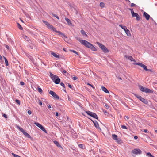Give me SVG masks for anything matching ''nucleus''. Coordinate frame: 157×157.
<instances>
[{"mask_svg": "<svg viewBox=\"0 0 157 157\" xmlns=\"http://www.w3.org/2000/svg\"><path fill=\"white\" fill-rule=\"evenodd\" d=\"M81 43L85 46L86 47L90 48L93 51H96L97 50L96 48L90 43L89 42L84 40H79Z\"/></svg>", "mask_w": 157, "mask_h": 157, "instance_id": "obj_1", "label": "nucleus"}, {"mask_svg": "<svg viewBox=\"0 0 157 157\" xmlns=\"http://www.w3.org/2000/svg\"><path fill=\"white\" fill-rule=\"evenodd\" d=\"M50 77L52 81L56 84H59L60 81V79L57 75H55L51 72H49Z\"/></svg>", "mask_w": 157, "mask_h": 157, "instance_id": "obj_2", "label": "nucleus"}, {"mask_svg": "<svg viewBox=\"0 0 157 157\" xmlns=\"http://www.w3.org/2000/svg\"><path fill=\"white\" fill-rule=\"evenodd\" d=\"M138 87L140 90L146 93H151L153 91L147 88L144 87L141 85H139Z\"/></svg>", "mask_w": 157, "mask_h": 157, "instance_id": "obj_3", "label": "nucleus"}, {"mask_svg": "<svg viewBox=\"0 0 157 157\" xmlns=\"http://www.w3.org/2000/svg\"><path fill=\"white\" fill-rule=\"evenodd\" d=\"M97 44L104 53H105L109 52V51L107 48L102 44H101L99 42H97Z\"/></svg>", "mask_w": 157, "mask_h": 157, "instance_id": "obj_4", "label": "nucleus"}, {"mask_svg": "<svg viewBox=\"0 0 157 157\" xmlns=\"http://www.w3.org/2000/svg\"><path fill=\"white\" fill-rule=\"evenodd\" d=\"M16 127L22 132L23 134L26 137L28 138H31L30 136L28 133H27L20 126L17 125Z\"/></svg>", "mask_w": 157, "mask_h": 157, "instance_id": "obj_5", "label": "nucleus"}, {"mask_svg": "<svg viewBox=\"0 0 157 157\" xmlns=\"http://www.w3.org/2000/svg\"><path fill=\"white\" fill-rule=\"evenodd\" d=\"M134 95L143 103L145 104H148V101L147 99L144 98L141 96L136 94H134Z\"/></svg>", "mask_w": 157, "mask_h": 157, "instance_id": "obj_6", "label": "nucleus"}, {"mask_svg": "<svg viewBox=\"0 0 157 157\" xmlns=\"http://www.w3.org/2000/svg\"><path fill=\"white\" fill-rule=\"evenodd\" d=\"M86 113L89 116L93 117L95 119H98V117L96 113L89 111H86Z\"/></svg>", "mask_w": 157, "mask_h": 157, "instance_id": "obj_7", "label": "nucleus"}, {"mask_svg": "<svg viewBox=\"0 0 157 157\" xmlns=\"http://www.w3.org/2000/svg\"><path fill=\"white\" fill-rule=\"evenodd\" d=\"M133 64L134 65H137L140 66L143 68L145 71L147 69V66L142 63L139 62H135Z\"/></svg>", "mask_w": 157, "mask_h": 157, "instance_id": "obj_8", "label": "nucleus"}, {"mask_svg": "<svg viewBox=\"0 0 157 157\" xmlns=\"http://www.w3.org/2000/svg\"><path fill=\"white\" fill-rule=\"evenodd\" d=\"M34 124L37 126L41 130L45 132H46V131L44 127L40 124L37 122H35Z\"/></svg>", "mask_w": 157, "mask_h": 157, "instance_id": "obj_9", "label": "nucleus"}, {"mask_svg": "<svg viewBox=\"0 0 157 157\" xmlns=\"http://www.w3.org/2000/svg\"><path fill=\"white\" fill-rule=\"evenodd\" d=\"M49 93L55 98L57 99H59V96L57 95L56 93L54 91L50 90L49 92Z\"/></svg>", "mask_w": 157, "mask_h": 157, "instance_id": "obj_10", "label": "nucleus"}, {"mask_svg": "<svg viewBox=\"0 0 157 157\" xmlns=\"http://www.w3.org/2000/svg\"><path fill=\"white\" fill-rule=\"evenodd\" d=\"M132 153L136 155L140 154L142 153V151L139 149H135L132 151Z\"/></svg>", "mask_w": 157, "mask_h": 157, "instance_id": "obj_11", "label": "nucleus"}, {"mask_svg": "<svg viewBox=\"0 0 157 157\" xmlns=\"http://www.w3.org/2000/svg\"><path fill=\"white\" fill-rule=\"evenodd\" d=\"M133 17H136V20L138 21L140 19V17L139 15L137 13H135L134 12H133L131 13Z\"/></svg>", "mask_w": 157, "mask_h": 157, "instance_id": "obj_12", "label": "nucleus"}, {"mask_svg": "<svg viewBox=\"0 0 157 157\" xmlns=\"http://www.w3.org/2000/svg\"><path fill=\"white\" fill-rule=\"evenodd\" d=\"M92 121L93 122L95 127L99 129L100 130H101V128H100V127L99 126V124H98V122H97V121Z\"/></svg>", "mask_w": 157, "mask_h": 157, "instance_id": "obj_13", "label": "nucleus"}, {"mask_svg": "<svg viewBox=\"0 0 157 157\" xmlns=\"http://www.w3.org/2000/svg\"><path fill=\"white\" fill-rule=\"evenodd\" d=\"M143 15L144 17H145L146 20H149L150 17V16L145 12H144Z\"/></svg>", "mask_w": 157, "mask_h": 157, "instance_id": "obj_14", "label": "nucleus"}, {"mask_svg": "<svg viewBox=\"0 0 157 157\" xmlns=\"http://www.w3.org/2000/svg\"><path fill=\"white\" fill-rule=\"evenodd\" d=\"M53 142L54 144L56 145L57 147H58L61 148L62 149H63V148L61 146V145L59 143V142L56 140H54L53 141Z\"/></svg>", "mask_w": 157, "mask_h": 157, "instance_id": "obj_15", "label": "nucleus"}, {"mask_svg": "<svg viewBox=\"0 0 157 157\" xmlns=\"http://www.w3.org/2000/svg\"><path fill=\"white\" fill-rule=\"evenodd\" d=\"M43 22L44 24L49 29V28L51 27V25L49 23L47 22V21L43 20L42 21Z\"/></svg>", "mask_w": 157, "mask_h": 157, "instance_id": "obj_16", "label": "nucleus"}, {"mask_svg": "<svg viewBox=\"0 0 157 157\" xmlns=\"http://www.w3.org/2000/svg\"><path fill=\"white\" fill-rule=\"evenodd\" d=\"M43 22L44 24L49 29V28L51 27V25L49 23L47 22V21L43 20L42 21Z\"/></svg>", "mask_w": 157, "mask_h": 157, "instance_id": "obj_17", "label": "nucleus"}, {"mask_svg": "<svg viewBox=\"0 0 157 157\" xmlns=\"http://www.w3.org/2000/svg\"><path fill=\"white\" fill-rule=\"evenodd\" d=\"M102 90L105 93H109V92L108 90L105 87L101 86V87Z\"/></svg>", "mask_w": 157, "mask_h": 157, "instance_id": "obj_18", "label": "nucleus"}, {"mask_svg": "<svg viewBox=\"0 0 157 157\" xmlns=\"http://www.w3.org/2000/svg\"><path fill=\"white\" fill-rule=\"evenodd\" d=\"M80 32L82 35L83 36H85L86 37H88V35L86 34V33L82 29L80 31Z\"/></svg>", "mask_w": 157, "mask_h": 157, "instance_id": "obj_19", "label": "nucleus"}, {"mask_svg": "<svg viewBox=\"0 0 157 157\" xmlns=\"http://www.w3.org/2000/svg\"><path fill=\"white\" fill-rule=\"evenodd\" d=\"M51 54L52 55H53L56 58H59V55H57L54 52H52L51 53Z\"/></svg>", "mask_w": 157, "mask_h": 157, "instance_id": "obj_20", "label": "nucleus"}, {"mask_svg": "<svg viewBox=\"0 0 157 157\" xmlns=\"http://www.w3.org/2000/svg\"><path fill=\"white\" fill-rule=\"evenodd\" d=\"M24 39L26 41H28L29 43H31V40L29 38L26 36H25L24 37Z\"/></svg>", "mask_w": 157, "mask_h": 157, "instance_id": "obj_21", "label": "nucleus"}, {"mask_svg": "<svg viewBox=\"0 0 157 157\" xmlns=\"http://www.w3.org/2000/svg\"><path fill=\"white\" fill-rule=\"evenodd\" d=\"M78 147L82 149H84L85 148V147L83 144H78Z\"/></svg>", "mask_w": 157, "mask_h": 157, "instance_id": "obj_22", "label": "nucleus"}, {"mask_svg": "<svg viewBox=\"0 0 157 157\" xmlns=\"http://www.w3.org/2000/svg\"><path fill=\"white\" fill-rule=\"evenodd\" d=\"M65 20L67 22V23L68 25H71L72 24V23L71 22L70 20L68 18H67L65 17Z\"/></svg>", "mask_w": 157, "mask_h": 157, "instance_id": "obj_23", "label": "nucleus"}, {"mask_svg": "<svg viewBox=\"0 0 157 157\" xmlns=\"http://www.w3.org/2000/svg\"><path fill=\"white\" fill-rule=\"evenodd\" d=\"M49 29H51L53 30V31L55 32L56 33H57L58 31H57L56 29L54 27H53V26L52 25L51 27H50Z\"/></svg>", "mask_w": 157, "mask_h": 157, "instance_id": "obj_24", "label": "nucleus"}, {"mask_svg": "<svg viewBox=\"0 0 157 157\" xmlns=\"http://www.w3.org/2000/svg\"><path fill=\"white\" fill-rule=\"evenodd\" d=\"M126 34L128 36H131V35L130 33V32L128 29H127L125 31H124Z\"/></svg>", "mask_w": 157, "mask_h": 157, "instance_id": "obj_25", "label": "nucleus"}, {"mask_svg": "<svg viewBox=\"0 0 157 157\" xmlns=\"http://www.w3.org/2000/svg\"><path fill=\"white\" fill-rule=\"evenodd\" d=\"M4 58L5 59V64L6 66H8L9 65V63L8 62V60L4 56H3Z\"/></svg>", "mask_w": 157, "mask_h": 157, "instance_id": "obj_26", "label": "nucleus"}, {"mask_svg": "<svg viewBox=\"0 0 157 157\" xmlns=\"http://www.w3.org/2000/svg\"><path fill=\"white\" fill-rule=\"evenodd\" d=\"M128 59L130 60L131 61H135V60L134 59L133 57L131 56H128V57H127Z\"/></svg>", "mask_w": 157, "mask_h": 157, "instance_id": "obj_27", "label": "nucleus"}, {"mask_svg": "<svg viewBox=\"0 0 157 157\" xmlns=\"http://www.w3.org/2000/svg\"><path fill=\"white\" fill-rule=\"evenodd\" d=\"M17 26L18 27V28L20 30H22L23 29L22 27L21 26V25H20V24L18 23H17Z\"/></svg>", "mask_w": 157, "mask_h": 157, "instance_id": "obj_28", "label": "nucleus"}, {"mask_svg": "<svg viewBox=\"0 0 157 157\" xmlns=\"http://www.w3.org/2000/svg\"><path fill=\"white\" fill-rule=\"evenodd\" d=\"M146 156L148 157H154V156L152 155L149 152H147L146 153Z\"/></svg>", "mask_w": 157, "mask_h": 157, "instance_id": "obj_29", "label": "nucleus"}, {"mask_svg": "<svg viewBox=\"0 0 157 157\" xmlns=\"http://www.w3.org/2000/svg\"><path fill=\"white\" fill-rule=\"evenodd\" d=\"M112 138L114 140H116L117 138V136L116 134H112Z\"/></svg>", "mask_w": 157, "mask_h": 157, "instance_id": "obj_30", "label": "nucleus"}, {"mask_svg": "<svg viewBox=\"0 0 157 157\" xmlns=\"http://www.w3.org/2000/svg\"><path fill=\"white\" fill-rule=\"evenodd\" d=\"M116 140V142L119 144H121L122 142L121 140L119 138H117Z\"/></svg>", "mask_w": 157, "mask_h": 157, "instance_id": "obj_31", "label": "nucleus"}, {"mask_svg": "<svg viewBox=\"0 0 157 157\" xmlns=\"http://www.w3.org/2000/svg\"><path fill=\"white\" fill-rule=\"evenodd\" d=\"M70 50V51L71 52H72L75 54L77 55H79L78 53L77 52H76V51H75L74 50Z\"/></svg>", "mask_w": 157, "mask_h": 157, "instance_id": "obj_32", "label": "nucleus"}, {"mask_svg": "<svg viewBox=\"0 0 157 157\" xmlns=\"http://www.w3.org/2000/svg\"><path fill=\"white\" fill-rule=\"evenodd\" d=\"M39 93H41L42 92V90L40 86L37 87Z\"/></svg>", "mask_w": 157, "mask_h": 157, "instance_id": "obj_33", "label": "nucleus"}, {"mask_svg": "<svg viewBox=\"0 0 157 157\" xmlns=\"http://www.w3.org/2000/svg\"><path fill=\"white\" fill-rule=\"evenodd\" d=\"M66 84L67 85V86H68V87L69 88H70V89H73V87H72V86H71V85L70 84H69V83H67Z\"/></svg>", "mask_w": 157, "mask_h": 157, "instance_id": "obj_34", "label": "nucleus"}, {"mask_svg": "<svg viewBox=\"0 0 157 157\" xmlns=\"http://www.w3.org/2000/svg\"><path fill=\"white\" fill-rule=\"evenodd\" d=\"M100 6L103 8V7H104L105 6V4L103 2H101L100 3Z\"/></svg>", "mask_w": 157, "mask_h": 157, "instance_id": "obj_35", "label": "nucleus"}, {"mask_svg": "<svg viewBox=\"0 0 157 157\" xmlns=\"http://www.w3.org/2000/svg\"><path fill=\"white\" fill-rule=\"evenodd\" d=\"M131 7H137V6L136 5L133 3H132L131 4Z\"/></svg>", "mask_w": 157, "mask_h": 157, "instance_id": "obj_36", "label": "nucleus"}, {"mask_svg": "<svg viewBox=\"0 0 157 157\" xmlns=\"http://www.w3.org/2000/svg\"><path fill=\"white\" fill-rule=\"evenodd\" d=\"M15 102L18 104L20 105V100H19L17 99H16L15 100Z\"/></svg>", "mask_w": 157, "mask_h": 157, "instance_id": "obj_37", "label": "nucleus"}, {"mask_svg": "<svg viewBox=\"0 0 157 157\" xmlns=\"http://www.w3.org/2000/svg\"><path fill=\"white\" fill-rule=\"evenodd\" d=\"M12 154L14 157H21L20 156H19V155H17L15 154H14L13 153H12Z\"/></svg>", "mask_w": 157, "mask_h": 157, "instance_id": "obj_38", "label": "nucleus"}, {"mask_svg": "<svg viewBox=\"0 0 157 157\" xmlns=\"http://www.w3.org/2000/svg\"><path fill=\"white\" fill-rule=\"evenodd\" d=\"M48 108L50 110H53V108H52L50 105H49L48 106Z\"/></svg>", "mask_w": 157, "mask_h": 157, "instance_id": "obj_39", "label": "nucleus"}, {"mask_svg": "<svg viewBox=\"0 0 157 157\" xmlns=\"http://www.w3.org/2000/svg\"><path fill=\"white\" fill-rule=\"evenodd\" d=\"M60 84L61 86L63 87L64 89H65V86L63 82H61Z\"/></svg>", "mask_w": 157, "mask_h": 157, "instance_id": "obj_40", "label": "nucleus"}, {"mask_svg": "<svg viewBox=\"0 0 157 157\" xmlns=\"http://www.w3.org/2000/svg\"><path fill=\"white\" fill-rule=\"evenodd\" d=\"M121 128L123 129H127V128L126 126H125V125H121Z\"/></svg>", "mask_w": 157, "mask_h": 157, "instance_id": "obj_41", "label": "nucleus"}, {"mask_svg": "<svg viewBox=\"0 0 157 157\" xmlns=\"http://www.w3.org/2000/svg\"><path fill=\"white\" fill-rule=\"evenodd\" d=\"M121 28L123 29L124 31H125V30H126L127 29L126 26L124 25Z\"/></svg>", "mask_w": 157, "mask_h": 157, "instance_id": "obj_42", "label": "nucleus"}, {"mask_svg": "<svg viewBox=\"0 0 157 157\" xmlns=\"http://www.w3.org/2000/svg\"><path fill=\"white\" fill-rule=\"evenodd\" d=\"M87 84L88 85L90 86L91 87H92L93 89H95V87H94V86L93 85L90 84V83H87Z\"/></svg>", "mask_w": 157, "mask_h": 157, "instance_id": "obj_43", "label": "nucleus"}, {"mask_svg": "<svg viewBox=\"0 0 157 157\" xmlns=\"http://www.w3.org/2000/svg\"><path fill=\"white\" fill-rule=\"evenodd\" d=\"M146 71H150V72H153L152 70L151 69H147H147L146 70Z\"/></svg>", "mask_w": 157, "mask_h": 157, "instance_id": "obj_44", "label": "nucleus"}, {"mask_svg": "<svg viewBox=\"0 0 157 157\" xmlns=\"http://www.w3.org/2000/svg\"><path fill=\"white\" fill-rule=\"evenodd\" d=\"M24 84V82L23 81H21L20 82V85L21 86H23Z\"/></svg>", "mask_w": 157, "mask_h": 157, "instance_id": "obj_45", "label": "nucleus"}, {"mask_svg": "<svg viewBox=\"0 0 157 157\" xmlns=\"http://www.w3.org/2000/svg\"><path fill=\"white\" fill-rule=\"evenodd\" d=\"M28 46L31 49H33V46H31L30 44H29Z\"/></svg>", "mask_w": 157, "mask_h": 157, "instance_id": "obj_46", "label": "nucleus"}, {"mask_svg": "<svg viewBox=\"0 0 157 157\" xmlns=\"http://www.w3.org/2000/svg\"><path fill=\"white\" fill-rule=\"evenodd\" d=\"M39 105H41V106H42V102H41V101L40 100H39Z\"/></svg>", "mask_w": 157, "mask_h": 157, "instance_id": "obj_47", "label": "nucleus"}, {"mask_svg": "<svg viewBox=\"0 0 157 157\" xmlns=\"http://www.w3.org/2000/svg\"><path fill=\"white\" fill-rule=\"evenodd\" d=\"M75 103H77V105H78L80 106L81 105V103L79 102H78V101H76V102H75Z\"/></svg>", "mask_w": 157, "mask_h": 157, "instance_id": "obj_48", "label": "nucleus"}, {"mask_svg": "<svg viewBox=\"0 0 157 157\" xmlns=\"http://www.w3.org/2000/svg\"><path fill=\"white\" fill-rule=\"evenodd\" d=\"M67 119L68 120V121L69 122H71V120L68 117H67Z\"/></svg>", "mask_w": 157, "mask_h": 157, "instance_id": "obj_49", "label": "nucleus"}, {"mask_svg": "<svg viewBox=\"0 0 157 157\" xmlns=\"http://www.w3.org/2000/svg\"><path fill=\"white\" fill-rule=\"evenodd\" d=\"M5 48H6L7 49H8V50H9V46L8 45H7L6 44H5Z\"/></svg>", "mask_w": 157, "mask_h": 157, "instance_id": "obj_50", "label": "nucleus"}, {"mask_svg": "<svg viewBox=\"0 0 157 157\" xmlns=\"http://www.w3.org/2000/svg\"><path fill=\"white\" fill-rule=\"evenodd\" d=\"M2 116L6 118H7V115L6 114H4Z\"/></svg>", "mask_w": 157, "mask_h": 157, "instance_id": "obj_51", "label": "nucleus"}, {"mask_svg": "<svg viewBox=\"0 0 157 157\" xmlns=\"http://www.w3.org/2000/svg\"><path fill=\"white\" fill-rule=\"evenodd\" d=\"M129 10H130L131 13H132L133 12H134L132 9L129 8Z\"/></svg>", "mask_w": 157, "mask_h": 157, "instance_id": "obj_52", "label": "nucleus"}, {"mask_svg": "<svg viewBox=\"0 0 157 157\" xmlns=\"http://www.w3.org/2000/svg\"><path fill=\"white\" fill-rule=\"evenodd\" d=\"M27 113L29 115H30L32 113L31 111L29 110L28 111Z\"/></svg>", "mask_w": 157, "mask_h": 157, "instance_id": "obj_53", "label": "nucleus"}, {"mask_svg": "<svg viewBox=\"0 0 157 157\" xmlns=\"http://www.w3.org/2000/svg\"><path fill=\"white\" fill-rule=\"evenodd\" d=\"M129 118L128 116H125L124 117V118H125V120H127L126 119H127V120H128L129 119Z\"/></svg>", "mask_w": 157, "mask_h": 157, "instance_id": "obj_54", "label": "nucleus"}, {"mask_svg": "<svg viewBox=\"0 0 157 157\" xmlns=\"http://www.w3.org/2000/svg\"><path fill=\"white\" fill-rule=\"evenodd\" d=\"M57 33H58L59 34L61 35H62V34H63V33L62 32H61L59 31H57Z\"/></svg>", "mask_w": 157, "mask_h": 157, "instance_id": "obj_55", "label": "nucleus"}, {"mask_svg": "<svg viewBox=\"0 0 157 157\" xmlns=\"http://www.w3.org/2000/svg\"><path fill=\"white\" fill-rule=\"evenodd\" d=\"M52 15L55 17H56L57 16L56 14H54L53 13H52Z\"/></svg>", "mask_w": 157, "mask_h": 157, "instance_id": "obj_56", "label": "nucleus"}, {"mask_svg": "<svg viewBox=\"0 0 157 157\" xmlns=\"http://www.w3.org/2000/svg\"><path fill=\"white\" fill-rule=\"evenodd\" d=\"M77 77L75 76H74L73 78V79L74 80H76L77 79Z\"/></svg>", "mask_w": 157, "mask_h": 157, "instance_id": "obj_57", "label": "nucleus"}, {"mask_svg": "<svg viewBox=\"0 0 157 157\" xmlns=\"http://www.w3.org/2000/svg\"><path fill=\"white\" fill-rule=\"evenodd\" d=\"M105 107L107 109H108L109 108V105L108 104H105Z\"/></svg>", "mask_w": 157, "mask_h": 157, "instance_id": "obj_58", "label": "nucleus"}, {"mask_svg": "<svg viewBox=\"0 0 157 157\" xmlns=\"http://www.w3.org/2000/svg\"><path fill=\"white\" fill-rule=\"evenodd\" d=\"M134 138L135 140H136L138 138V136H135Z\"/></svg>", "mask_w": 157, "mask_h": 157, "instance_id": "obj_59", "label": "nucleus"}, {"mask_svg": "<svg viewBox=\"0 0 157 157\" xmlns=\"http://www.w3.org/2000/svg\"><path fill=\"white\" fill-rule=\"evenodd\" d=\"M55 115L56 116H58L59 115L58 113V112H56L55 113Z\"/></svg>", "mask_w": 157, "mask_h": 157, "instance_id": "obj_60", "label": "nucleus"}, {"mask_svg": "<svg viewBox=\"0 0 157 157\" xmlns=\"http://www.w3.org/2000/svg\"><path fill=\"white\" fill-rule=\"evenodd\" d=\"M61 35H62L63 37L65 38H67V37L63 33Z\"/></svg>", "mask_w": 157, "mask_h": 157, "instance_id": "obj_61", "label": "nucleus"}, {"mask_svg": "<svg viewBox=\"0 0 157 157\" xmlns=\"http://www.w3.org/2000/svg\"><path fill=\"white\" fill-rule=\"evenodd\" d=\"M67 71L65 70H63L62 72L63 73H67Z\"/></svg>", "mask_w": 157, "mask_h": 157, "instance_id": "obj_62", "label": "nucleus"}, {"mask_svg": "<svg viewBox=\"0 0 157 157\" xmlns=\"http://www.w3.org/2000/svg\"><path fill=\"white\" fill-rule=\"evenodd\" d=\"M148 132V130L147 129H145L144 130V132L145 133H147Z\"/></svg>", "mask_w": 157, "mask_h": 157, "instance_id": "obj_63", "label": "nucleus"}, {"mask_svg": "<svg viewBox=\"0 0 157 157\" xmlns=\"http://www.w3.org/2000/svg\"><path fill=\"white\" fill-rule=\"evenodd\" d=\"M67 49L66 48H63V50L65 52H67Z\"/></svg>", "mask_w": 157, "mask_h": 157, "instance_id": "obj_64", "label": "nucleus"}]
</instances>
